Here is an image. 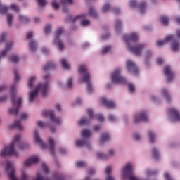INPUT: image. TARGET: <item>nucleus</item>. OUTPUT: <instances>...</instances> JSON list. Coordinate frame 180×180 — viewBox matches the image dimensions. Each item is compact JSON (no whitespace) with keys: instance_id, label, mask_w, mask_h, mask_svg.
Masks as SVG:
<instances>
[{"instance_id":"0e129e2a","label":"nucleus","mask_w":180,"mask_h":180,"mask_svg":"<svg viewBox=\"0 0 180 180\" xmlns=\"http://www.w3.org/2000/svg\"><path fill=\"white\" fill-rule=\"evenodd\" d=\"M113 13H115V15H119V13H120V10L118 8H115L113 9Z\"/></svg>"},{"instance_id":"8fccbe9b","label":"nucleus","mask_w":180,"mask_h":180,"mask_svg":"<svg viewBox=\"0 0 180 180\" xmlns=\"http://www.w3.org/2000/svg\"><path fill=\"white\" fill-rule=\"evenodd\" d=\"M120 27H122V22L119 20H117L115 22V29L117 30L120 29Z\"/></svg>"},{"instance_id":"20e7f679","label":"nucleus","mask_w":180,"mask_h":180,"mask_svg":"<svg viewBox=\"0 0 180 180\" xmlns=\"http://www.w3.org/2000/svg\"><path fill=\"white\" fill-rule=\"evenodd\" d=\"M41 92L43 96H46L47 95V92H49V84L41 83L36 86L34 91H30L29 93V102H33L34 101V98L37 96V94Z\"/></svg>"},{"instance_id":"58836bf2","label":"nucleus","mask_w":180,"mask_h":180,"mask_svg":"<svg viewBox=\"0 0 180 180\" xmlns=\"http://www.w3.org/2000/svg\"><path fill=\"white\" fill-rule=\"evenodd\" d=\"M6 12H8V8H6V6H2L0 4V13L4 15Z\"/></svg>"},{"instance_id":"f704fd0d","label":"nucleus","mask_w":180,"mask_h":180,"mask_svg":"<svg viewBox=\"0 0 180 180\" xmlns=\"http://www.w3.org/2000/svg\"><path fill=\"white\" fill-rule=\"evenodd\" d=\"M112 48L110 46H105L102 49V54H108V53H110Z\"/></svg>"},{"instance_id":"a18cd8bd","label":"nucleus","mask_w":180,"mask_h":180,"mask_svg":"<svg viewBox=\"0 0 180 180\" xmlns=\"http://www.w3.org/2000/svg\"><path fill=\"white\" fill-rule=\"evenodd\" d=\"M110 9V5L105 4L103 6V12H108V11Z\"/></svg>"},{"instance_id":"bf43d9fd","label":"nucleus","mask_w":180,"mask_h":180,"mask_svg":"<svg viewBox=\"0 0 180 180\" xmlns=\"http://www.w3.org/2000/svg\"><path fill=\"white\" fill-rule=\"evenodd\" d=\"M115 150H113V149H110V150H108V156H109V157H113V155H115Z\"/></svg>"},{"instance_id":"9d476101","label":"nucleus","mask_w":180,"mask_h":180,"mask_svg":"<svg viewBox=\"0 0 180 180\" xmlns=\"http://www.w3.org/2000/svg\"><path fill=\"white\" fill-rule=\"evenodd\" d=\"M169 115L172 119L173 122H180V114L178 110L172 108L169 110Z\"/></svg>"},{"instance_id":"dca6fc26","label":"nucleus","mask_w":180,"mask_h":180,"mask_svg":"<svg viewBox=\"0 0 180 180\" xmlns=\"http://www.w3.org/2000/svg\"><path fill=\"white\" fill-rule=\"evenodd\" d=\"M75 145L77 147H84V146H85L86 147H87V148H89V147H91V143L86 139L78 140L75 142Z\"/></svg>"},{"instance_id":"72a5a7b5","label":"nucleus","mask_w":180,"mask_h":180,"mask_svg":"<svg viewBox=\"0 0 180 180\" xmlns=\"http://www.w3.org/2000/svg\"><path fill=\"white\" fill-rule=\"evenodd\" d=\"M89 15H90V16H92V18H96V16H98V15L96 14V11H95V9L92 8H89Z\"/></svg>"},{"instance_id":"a211bd4d","label":"nucleus","mask_w":180,"mask_h":180,"mask_svg":"<svg viewBox=\"0 0 180 180\" xmlns=\"http://www.w3.org/2000/svg\"><path fill=\"white\" fill-rule=\"evenodd\" d=\"M173 39H174V36L168 35L165 38L164 40L158 41L156 42V44H157V46H158V47H161V46H164L165 44H167V43H168V41H171V40H172Z\"/></svg>"},{"instance_id":"c9c22d12","label":"nucleus","mask_w":180,"mask_h":180,"mask_svg":"<svg viewBox=\"0 0 180 180\" xmlns=\"http://www.w3.org/2000/svg\"><path fill=\"white\" fill-rule=\"evenodd\" d=\"M88 123H89V120H86V119H81L79 122H78V124L79 126H84L85 124H88Z\"/></svg>"},{"instance_id":"ea45409f","label":"nucleus","mask_w":180,"mask_h":180,"mask_svg":"<svg viewBox=\"0 0 180 180\" xmlns=\"http://www.w3.org/2000/svg\"><path fill=\"white\" fill-rule=\"evenodd\" d=\"M37 2L39 6H46L47 5V1L46 0H37Z\"/></svg>"},{"instance_id":"4468645a","label":"nucleus","mask_w":180,"mask_h":180,"mask_svg":"<svg viewBox=\"0 0 180 180\" xmlns=\"http://www.w3.org/2000/svg\"><path fill=\"white\" fill-rule=\"evenodd\" d=\"M36 162H39V158L37 156H32L25 161L24 165L25 167H30L32 164H36Z\"/></svg>"},{"instance_id":"473e14b6","label":"nucleus","mask_w":180,"mask_h":180,"mask_svg":"<svg viewBox=\"0 0 180 180\" xmlns=\"http://www.w3.org/2000/svg\"><path fill=\"white\" fill-rule=\"evenodd\" d=\"M82 18H85V15H77L76 17H75L74 18H72V17L69 16V19L68 20H72V22H76V20H78V19H81Z\"/></svg>"},{"instance_id":"79ce46f5","label":"nucleus","mask_w":180,"mask_h":180,"mask_svg":"<svg viewBox=\"0 0 180 180\" xmlns=\"http://www.w3.org/2000/svg\"><path fill=\"white\" fill-rule=\"evenodd\" d=\"M152 56H153V52H151V51L150 50L146 51L145 57L146 60H148V58H151Z\"/></svg>"},{"instance_id":"e433bc0d","label":"nucleus","mask_w":180,"mask_h":180,"mask_svg":"<svg viewBox=\"0 0 180 180\" xmlns=\"http://www.w3.org/2000/svg\"><path fill=\"white\" fill-rule=\"evenodd\" d=\"M160 19L161 22L163 23V25H168L169 20H168L167 17L162 15V16H160Z\"/></svg>"},{"instance_id":"f257e3e1","label":"nucleus","mask_w":180,"mask_h":180,"mask_svg":"<svg viewBox=\"0 0 180 180\" xmlns=\"http://www.w3.org/2000/svg\"><path fill=\"white\" fill-rule=\"evenodd\" d=\"M20 139V136L17 135L14 137L13 142L7 146L4 147L0 151L1 157H6V155H13L14 157H18L19 153L16 151V148L18 150H26L29 147V144H23L19 140Z\"/></svg>"},{"instance_id":"2eb2a0df","label":"nucleus","mask_w":180,"mask_h":180,"mask_svg":"<svg viewBox=\"0 0 180 180\" xmlns=\"http://www.w3.org/2000/svg\"><path fill=\"white\" fill-rule=\"evenodd\" d=\"M101 102L102 105H104V106H106L107 108H109L110 109H113L115 106V103L110 100H108L105 98H101Z\"/></svg>"},{"instance_id":"cd10ccee","label":"nucleus","mask_w":180,"mask_h":180,"mask_svg":"<svg viewBox=\"0 0 180 180\" xmlns=\"http://www.w3.org/2000/svg\"><path fill=\"white\" fill-rule=\"evenodd\" d=\"M18 19L20 22H22V23H27V22H30V20L27 18L26 16H23L22 15H18Z\"/></svg>"},{"instance_id":"603ef678","label":"nucleus","mask_w":180,"mask_h":180,"mask_svg":"<svg viewBox=\"0 0 180 180\" xmlns=\"http://www.w3.org/2000/svg\"><path fill=\"white\" fill-rule=\"evenodd\" d=\"M76 165L78 168H82V167H85V165H86V163L85 162H77Z\"/></svg>"},{"instance_id":"e2e57ef3","label":"nucleus","mask_w":180,"mask_h":180,"mask_svg":"<svg viewBox=\"0 0 180 180\" xmlns=\"http://www.w3.org/2000/svg\"><path fill=\"white\" fill-rule=\"evenodd\" d=\"M5 39H6V34H2L0 37V41H5Z\"/></svg>"},{"instance_id":"7c9ffc66","label":"nucleus","mask_w":180,"mask_h":180,"mask_svg":"<svg viewBox=\"0 0 180 180\" xmlns=\"http://www.w3.org/2000/svg\"><path fill=\"white\" fill-rule=\"evenodd\" d=\"M172 50L173 51H178L179 50V42H173L172 45Z\"/></svg>"},{"instance_id":"423d86ee","label":"nucleus","mask_w":180,"mask_h":180,"mask_svg":"<svg viewBox=\"0 0 180 180\" xmlns=\"http://www.w3.org/2000/svg\"><path fill=\"white\" fill-rule=\"evenodd\" d=\"M42 116L46 117V116H49V120L54 124H60L61 119L59 117L54 116V112L53 110H44L42 112Z\"/></svg>"},{"instance_id":"a19ab883","label":"nucleus","mask_w":180,"mask_h":180,"mask_svg":"<svg viewBox=\"0 0 180 180\" xmlns=\"http://www.w3.org/2000/svg\"><path fill=\"white\" fill-rule=\"evenodd\" d=\"M13 127H16L17 129H18V130H23V126H22V124H20V122H16L13 125Z\"/></svg>"},{"instance_id":"13d9d810","label":"nucleus","mask_w":180,"mask_h":180,"mask_svg":"<svg viewBox=\"0 0 180 180\" xmlns=\"http://www.w3.org/2000/svg\"><path fill=\"white\" fill-rule=\"evenodd\" d=\"M41 167L44 172H49V167H47V165H46V163H42Z\"/></svg>"},{"instance_id":"1a4fd4ad","label":"nucleus","mask_w":180,"mask_h":180,"mask_svg":"<svg viewBox=\"0 0 180 180\" xmlns=\"http://www.w3.org/2000/svg\"><path fill=\"white\" fill-rule=\"evenodd\" d=\"M127 70L131 74H134V75H137V74H139V69L137 68V66H136V64H134L131 60L127 61Z\"/></svg>"},{"instance_id":"c756f323","label":"nucleus","mask_w":180,"mask_h":180,"mask_svg":"<svg viewBox=\"0 0 180 180\" xmlns=\"http://www.w3.org/2000/svg\"><path fill=\"white\" fill-rule=\"evenodd\" d=\"M12 20H13V15L11 14H8L6 16V21L8 26H12Z\"/></svg>"},{"instance_id":"5fc2aeb1","label":"nucleus","mask_w":180,"mask_h":180,"mask_svg":"<svg viewBox=\"0 0 180 180\" xmlns=\"http://www.w3.org/2000/svg\"><path fill=\"white\" fill-rule=\"evenodd\" d=\"M87 113L89 115V120H91L94 116V111L91 109H87Z\"/></svg>"},{"instance_id":"9b49d317","label":"nucleus","mask_w":180,"mask_h":180,"mask_svg":"<svg viewBox=\"0 0 180 180\" xmlns=\"http://www.w3.org/2000/svg\"><path fill=\"white\" fill-rule=\"evenodd\" d=\"M139 122H148V117L146 112H141L134 116V123H139Z\"/></svg>"},{"instance_id":"5701e85b","label":"nucleus","mask_w":180,"mask_h":180,"mask_svg":"<svg viewBox=\"0 0 180 180\" xmlns=\"http://www.w3.org/2000/svg\"><path fill=\"white\" fill-rule=\"evenodd\" d=\"M91 131L88 129H84L81 132V136L82 137V139H88L89 137H91Z\"/></svg>"},{"instance_id":"393cba45","label":"nucleus","mask_w":180,"mask_h":180,"mask_svg":"<svg viewBox=\"0 0 180 180\" xmlns=\"http://www.w3.org/2000/svg\"><path fill=\"white\" fill-rule=\"evenodd\" d=\"M53 68H56V65L53 63H49L44 66V71H49V70H53Z\"/></svg>"},{"instance_id":"f03ea898","label":"nucleus","mask_w":180,"mask_h":180,"mask_svg":"<svg viewBox=\"0 0 180 180\" xmlns=\"http://www.w3.org/2000/svg\"><path fill=\"white\" fill-rule=\"evenodd\" d=\"M124 40L125 43L127 44V49L131 53H134L135 56H140L143 53V49L146 47V44H138L134 45V46H131L129 45L131 41H137L139 40V35L137 33L133 32L130 35H126L124 37Z\"/></svg>"},{"instance_id":"412c9836","label":"nucleus","mask_w":180,"mask_h":180,"mask_svg":"<svg viewBox=\"0 0 180 180\" xmlns=\"http://www.w3.org/2000/svg\"><path fill=\"white\" fill-rule=\"evenodd\" d=\"M110 136L108 134H102L100 138L101 144H103V143H106V141H109Z\"/></svg>"},{"instance_id":"a878e982","label":"nucleus","mask_w":180,"mask_h":180,"mask_svg":"<svg viewBox=\"0 0 180 180\" xmlns=\"http://www.w3.org/2000/svg\"><path fill=\"white\" fill-rule=\"evenodd\" d=\"M30 49L32 51H35L36 49H37V45L36 44V41L31 40L29 43Z\"/></svg>"},{"instance_id":"4c0bfd02","label":"nucleus","mask_w":180,"mask_h":180,"mask_svg":"<svg viewBox=\"0 0 180 180\" xmlns=\"http://www.w3.org/2000/svg\"><path fill=\"white\" fill-rule=\"evenodd\" d=\"M139 9L141 13L144 12V9H146V3L141 2L139 5Z\"/></svg>"},{"instance_id":"09e8293b","label":"nucleus","mask_w":180,"mask_h":180,"mask_svg":"<svg viewBox=\"0 0 180 180\" xmlns=\"http://www.w3.org/2000/svg\"><path fill=\"white\" fill-rule=\"evenodd\" d=\"M29 117V115L26 112H22L20 115V120H26Z\"/></svg>"},{"instance_id":"f8f14e48","label":"nucleus","mask_w":180,"mask_h":180,"mask_svg":"<svg viewBox=\"0 0 180 180\" xmlns=\"http://www.w3.org/2000/svg\"><path fill=\"white\" fill-rule=\"evenodd\" d=\"M34 141L41 146V148H47V145L43 142V140H41V138H40V136L39 135V132L37 130L34 131Z\"/></svg>"},{"instance_id":"f3484780","label":"nucleus","mask_w":180,"mask_h":180,"mask_svg":"<svg viewBox=\"0 0 180 180\" xmlns=\"http://www.w3.org/2000/svg\"><path fill=\"white\" fill-rule=\"evenodd\" d=\"M49 145V149L52 155H54V148L56 147V141L52 137H49L48 139Z\"/></svg>"},{"instance_id":"680f3d73","label":"nucleus","mask_w":180,"mask_h":180,"mask_svg":"<svg viewBox=\"0 0 180 180\" xmlns=\"http://www.w3.org/2000/svg\"><path fill=\"white\" fill-rule=\"evenodd\" d=\"M108 119L110 122H115L116 120V117H115V115H109Z\"/></svg>"},{"instance_id":"0eeeda50","label":"nucleus","mask_w":180,"mask_h":180,"mask_svg":"<svg viewBox=\"0 0 180 180\" xmlns=\"http://www.w3.org/2000/svg\"><path fill=\"white\" fill-rule=\"evenodd\" d=\"M121 70L120 69H116L114 72L112 74V81L115 84H124L126 79L124 77L120 75Z\"/></svg>"},{"instance_id":"4d7b16f0","label":"nucleus","mask_w":180,"mask_h":180,"mask_svg":"<svg viewBox=\"0 0 180 180\" xmlns=\"http://www.w3.org/2000/svg\"><path fill=\"white\" fill-rule=\"evenodd\" d=\"M153 155L155 158H158V150L157 149L154 148L153 150Z\"/></svg>"},{"instance_id":"49530a36","label":"nucleus","mask_w":180,"mask_h":180,"mask_svg":"<svg viewBox=\"0 0 180 180\" xmlns=\"http://www.w3.org/2000/svg\"><path fill=\"white\" fill-rule=\"evenodd\" d=\"M10 9H13L15 12H19V7L16 4H11L10 6Z\"/></svg>"},{"instance_id":"774afa93","label":"nucleus","mask_w":180,"mask_h":180,"mask_svg":"<svg viewBox=\"0 0 180 180\" xmlns=\"http://www.w3.org/2000/svg\"><path fill=\"white\" fill-rule=\"evenodd\" d=\"M136 5H137V3L135 1H131L130 2V6H131V8H134V6H136Z\"/></svg>"},{"instance_id":"6e6552de","label":"nucleus","mask_w":180,"mask_h":180,"mask_svg":"<svg viewBox=\"0 0 180 180\" xmlns=\"http://www.w3.org/2000/svg\"><path fill=\"white\" fill-rule=\"evenodd\" d=\"M63 32H64V30L63 28L58 29L56 32V37L53 41L54 44L58 46V49L63 51L64 50V42L60 39V37L61 34H63Z\"/></svg>"},{"instance_id":"3c124183","label":"nucleus","mask_w":180,"mask_h":180,"mask_svg":"<svg viewBox=\"0 0 180 180\" xmlns=\"http://www.w3.org/2000/svg\"><path fill=\"white\" fill-rule=\"evenodd\" d=\"M128 88H129V92H134V91L136 89L134 88V85H133V84H131V83L128 84Z\"/></svg>"},{"instance_id":"bb28decb","label":"nucleus","mask_w":180,"mask_h":180,"mask_svg":"<svg viewBox=\"0 0 180 180\" xmlns=\"http://www.w3.org/2000/svg\"><path fill=\"white\" fill-rule=\"evenodd\" d=\"M60 63H61V65H62L63 68H64L65 70H69L70 64H68V62H67V60L62 59L60 60Z\"/></svg>"},{"instance_id":"7ed1b4c3","label":"nucleus","mask_w":180,"mask_h":180,"mask_svg":"<svg viewBox=\"0 0 180 180\" xmlns=\"http://www.w3.org/2000/svg\"><path fill=\"white\" fill-rule=\"evenodd\" d=\"M16 91V86H12L11 87V103L13 104V108L9 110V113L11 115H18V111L19 110V108H20V105H22V99L21 97H18L15 98L16 94L15 91Z\"/></svg>"},{"instance_id":"2f4dec72","label":"nucleus","mask_w":180,"mask_h":180,"mask_svg":"<svg viewBox=\"0 0 180 180\" xmlns=\"http://www.w3.org/2000/svg\"><path fill=\"white\" fill-rule=\"evenodd\" d=\"M58 0H53L51 3V6L55 9V11H57V9H59L60 8V4L58 2H57Z\"/></svg>"},{"instance_id":"37998d69","label":"nucleus","mask_w":180,"mask_h":180,"mask_svg":"<svg viewBox=\"0 0 180 180\" xmlns=\"http://www.w3.org/2000/svg\"><path fill=\"white\" fill-rule=\"evenodd\" d=\"M11 61H12L14 64L19 61V56H12L10 58Z\"/></svg>"},{"instance_id":"4be33fe9","label":"nucleus","mask_w":180,"mask_h":180,"mask_svg":"<svg viewBox=\"0 0 180 180\" xmlns=\"http://www.w3.org/2000/svg\"><path fill=\"white\" fill-rule=\"evenodd\" d=\"M36 76H32L28 79L27 87L30 89H32V88H33V85L34 84V81H36Z\"/></svg>"},{"instance_id":"6e6d98bb","label":"nucleus","mask_w":180,"mask_h":180,"mask_svg":"<svg viewBox=\"0 0 180 180\" xmlns=\"http://www.w3.org/2000/svg\"><path fill=\"white\" fill-rule=\"evenodd\" d=\"M37 126L38 127H41V129H44V127H46V124L41 121H38Z\"/></svg>"},{"instance_id":"338daca9","label":"nucleus","mask_w":180,"mask_h":180,"mask_svg":"<svg viewBox=\"0 0 180 180\" xmlns=\"http://www.w3.org/2000/svg\"><path fill=\"white\" fill-rule=\"evenodd\" d=\"M33 37V32H30L27 34V39H32Z\"/></svg>"},{"instance_id":"864d4df0","label":"nucleus","mask_w":180,"mask_h":180,"mask_svg":"<svg viewBox=\"0 0 180 180\" xmlns=\"http://www.w3.org/2000/svg\"><path fill=\"white\" fill-rule=\"evenodd\" d=\"M91 22L89 20H83L81 21L82 26H88Z\"/></svg>"},{"instance_id":"69168bd1","label":"nucleus","mask_w":180,"mask_h":180,"mask_svg":"<svg viewBox=\"0 0 180 180\" xmlns=\"http://www.w3.org/2000/svg\"><path fill=\"white\" fill-rule=\"evenodd\" d=\"M14 75L15 77V81H19L20 79L19 75H18V72L16 70H14Z\"/></svg>"},{"instance_id":"6ab92c4d","label":"nucleus","mask_w":180,"mask_h":180,"mask_svg":"<svg viewBox=\"0 0 180 180\" xmlns=\"http://www.w3.org/2000/svg\"><path fill=\"white\" fill-rule=\"evenodd\" d=\"M105 174L107 176L105 180H115V177L112 176L110 174H112V167L111 166H108L105 169Z\"/></svg>"},{"instance_id":"052dcab7","label":"nucleus","mask_w":180,"mask_h":180,"mask_svg":"<svg viewBox=\"0 0 180 180\" xmlns=\"http://www.w3.org/2000/svg\"><path fill=\"white\" fill-rule=\"evenodd\" d=\"M68 88H72V78L68 79Z\"/></svg>"},{"instance_id":"c85d7f7f","label":"nucleus","mask_w":180,"mask_h":180,"mask_svg":"<svg viewBox=\"0 0 180 180\" xmlns=\"http://www.w3.org/2000/svg\"><path fill=\"white\" fill-rule=\"evenodd\" d=\"M162 94L164 98H166V101H167V102H169V101H171L169 95L168 94V91H167L165 89H163L162 90Z\"/></svg>"},{"instance_id":"39448f33","label":"nucleus","mask_w":180,"mask_h":180,"mask_svg":"<svg viewBox=\"0 0 180 180\" xmlns=\"http://www.w3.org/2000/svg\"><path fill=\"white\" fill-rule=\"evenodd\" d=\"M78 72L82 82H85L87 85V89L89 92H92V86L91 85V74L86 70V66L82 65L79 67Z\"/></svg>"},{"instance_id":"b1692460","label":"nucleus","mask_w":180,"mask_h":180,"mask_svg":"<svg viewBox=\"0 0 180 180\" xmlns=\"http://www.w3.org/2000/svg\"><path fill=\"white\" fill-rule=\"evenodd\" d=\"M148 136L150 143H155V133H154L153 131L149 130L148 131Z\"/></svg>"},{"instance_id":"de8ad7c7","label":"nucleus","mask_w":180,"mask_h":180,"mask_svg":"<svg viewBox=\"0 0 180 180\" xmlns=\"http://www.w3.org/2000/svg\"><path fill=\"white\" fill-rule=\"evenodd\" d=\"M44 32L46 34L50 33L51 32V25H47L46 27H44Z\"/></svg>"},{"instance_id":"ddd939ff","label":"nucleus","mask_w":180,"mask_h":180,"mask_svg":"<svg viewBox=\"0 0 180 180\" xmlns=\"http://www.w3.org/2000/svg\"><path fill=\"white\" fill-rule=\"evenodd\" d=\"M164 73L167 77L168 81H172L174 79V72L171 70V67L166 65L164 68Z\"/></svg>"},{"instance_id":"aec40b11","label":"nucleus","mask_w":180,"mask_h":180,"mask_svg":"<svg viewBox=\"0 0 180 180\" xmlns=\"http://www.w3.org/2000/svg\"><path fill=\"white\" fill-rule=\"evenodd\" d=\"M12 44H13L12 42H8L6 44L4 50L2 51L1 54L0 55V58H2V57H5L6 53L9 51V50H11V48L12 47Z\"/></svg>"},{"instance_id":"c03bdc74","label":"nucleus","mask_w":180,"mask_h":180,"mask_svg":"<svg viewBox=\"0 0 180 180\" xmlns=\"http://www.w3.org/2000/svg\"><path fill=\"white\" fill-rule=\"evenodd\" d=\"M97 157L98 158H100L101 160H106V158H108V155H106L105 154H104L103 153H98Z\"/></svg>"}]
</instances>
